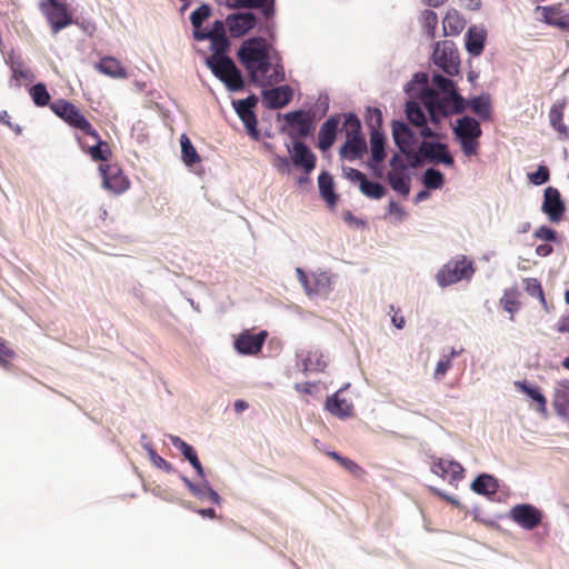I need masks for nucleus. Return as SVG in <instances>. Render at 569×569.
<instances>
[{"label":"nucleus","instance_id":"59","mask_svg":"<svg viewBox=\"0 0 569 569\" xmlns=\"http://www.w3.org/2000/svg\"><path fill=\"white\" fill-rule=\"evenodd\" d=\"M232 8H257L264 4V0H227Z\"/></svg>","mask_w":569,"mask_h":569},{"label":"nucleus","instance_id":"41","mask_svg":"<svg viewBox=\"0 0 569 569\" xmlns=\"http://www.w3.org/2000/svg\"><path fill=\"white\" fill-rule=\"evenodd\" d=\"M327 456L336 460L341 467H343L347 471L357 478H362L366 475L365 469L360 467L356 461L342 457L336 451H329L327 452Z\"/></svg>","mask_w":569,"mask_h":569},{"label":"nucleus","instance_id":"43","mask_svg":"<svg viewBox=\"0 0 569 569\" xmlns=\"http://www.w3.org/2000/svg\"><path fill=\"white\" fill-rule=\"evenodd\" d=\"M226 24L221 20H216L213 26L210 29L204 28L201 32H194V39L198 41L218 38V37H227L226 36Z\"/></svg>","mask_w":569,"mask_h":569},{"label":"nucleus","instance_id":"3","mask_svg":"<svg viewBox=\"0 0 569 569\" xmlns=\"http://www.w3.org/2000/svg\"><path fill=\"white\" fill-rule=\"evenodd\" d=\"M50 109L71 128L80 130L90 138H98V131L72 102L59 99L50 104Z\"/></svg>","mask_w":569,"mask_h":569},{"label":"nucleus","instance_id":"30","mask_svg":"<svg viewBox=\"0 0 569 569\" xmlns=\"http://www.w3.org/2000/svg\"><path fill=\"white\" fill-rule=\"evenodd\" d=\"M552 406L558 416L566 417L569 412V383L560 382L555 389Z\"/></svg>","mask_w":569,"mask_h":569},{"label":"nucleus","instance_id":"61","mask_svg":"<svg viewBox=\"0 0 569 569\" xmlns=\"http://www.w3.org/2000/svg\"><path fill=\"white\" fill-rule=\"evenodd\" d=\"M450 367H451L450 358H443V359L439 360V362L437 363V367L435 369V378L437 380L442 379L446 376V373Z\"/></svg>","mask_w":569,"mask_h":569},{"label":"nucleus","instance_id":"35","mask_svg":"<svg viewBox=\"0 0 569 569\" xmlns=\"http://www.w3.org/2000/svg\"><path fill=\"white\" fill-rule=\"evenodd\" d=\"M516 388L526 393L528 397H530L533 401L537 402L536 410L540 413H547V399L546 397L540 392L538 387H530L525 381H516L515 382Z\"/></svg>","mask_w":569,"mask_h":569},{"label":"nucleus","instance_id":"1","mask_svg":"<svg viewBox=\"0 0 569 569\" xmlns=\"http://www.w3.org/2000/svg\"><path fill=\"white\" fill-rule=\"evenodd\" d=\"M270 44L262 37L244 40L239 50L238 59L248 71L251 81L258 82L271 69Z\"/></svg>","mask_w":569,"mask_h":569},{"label":"nucleus","instance_id":"19","mask_svg":"<svg viewBox=\"0 0 569 569\" xmlns=\"http://www.w3.org/2000/svg\"><path fill=\"white\" fill-rule=\"evenodd\" d=\"M422 102L430 114L431 122L433 123H439L442 117L456 113L450 106L440 102V96L435 90L426 91L422 96Z\"/></svg>","mask_w":569,"mask_h":569},{"label":"nucleus","instance_id":"44","mask_svg":"<svg viewBox=\"0 0 569 569\" xmlns=\"http://www.w3.org/2000/svg\"><path fill=\"white\" fill-rule=\"evenodd\" d=\"M360 191L368 198L381 199L386 194V189L378 182L369 181L367 178L359 186Z\"/></svg>","mask_w":569,"mask_h":569},{"label":"nucleus","instance_id":"16","mask_svg":"<svg viewBox=\"0 0 569 569\" xmlns=\"http://www.w3.org/2000/svg\"><path fill=\"white\" fill-rule=\"evenodd\" d=\"M541 209L550 221L559 222L562 220L566 207L557 188H546Z\"/></svg>","mask_w":569,"mask_h":569},{"label":"nucleus","instance_id":"60","mask_svg":"<svg viewBox=\"0 0 569 569\" xmlns=\"http://www.w3.org/2000/svg\"><path fill=\"white\" fill-rule=\"evenodd\" d=\"M171 442L174 448L181 451L186 459L196 452V450L189 443L179 437H171Z\"/></svg>","mask_w":569,"mask_h":569},{"label":"nucleus","instance_id":"15","mask_svg":"<svg viewBox=\"0 0 569 569\" xmlns=\"http://www.w3.org/2000/svg\"><path fill=\"white\" fill-rule=\"evenodd\" d=\"M258 99L254 96H250L247 99L238 100L233 102L234 109L246 126L248 133L254 138H259V131L257 129V117L253 112V108L257 104Z\"/></svg>","mask_w":569,"mask_h":569},{"label":"nucleus","instance_id":"8","mask_svg":"<svg viewBox=\"0 0 569 569\" xmlns=\"http://www.w3.org/2000/svg\"><path fill=\"white\" fill-rule=\"evenodd\" d=\"M99 171L102 176L104 189L120 194L130 188V180L117 163L100 164Z\"/></svg>","mask_w":569,"mask_h":569},{"label":"nucleus","instance_id":"7","mask_svg":"<svg viewBox=\"0 0 569 569\" xmlns=\"http://www.w3.org/2000/svg\"><path fill=\"white\" fill-rule=\"evenodd\" d=\"M435 64L448 76H455L459 72L460 59L456 44L450 40H443L436 43L432 52Z\"/></svg>","mask_w":569,"mask_h":569},{"label":"nucleus","instance_id":"11","mask_svg":"<svg viewBox=\"0 0 569 569\" xmlns=\"http://www.w3.org/2000/svg\"><path fill=\"white\" fill-rule=\"evenodd\" d=\"M432 83L442 93L440 102L450 106L456 113H461L466 109V100L457 92L455 82L441 74H433Z\"/></svg>","mask_w":569,"mask_h":569},{"label":"nucleus","instance_id":"46","mask_svg":"<svg viewBox=\"0 0 569 569\" xmlns=\"http://www.w3.org/2000/svg\"><path fill=\"white\" fill-rule=\"evenodd\" d=\"M406 114L408 120L415 126H422L426 123V116L416 101H408L406 106Z\"/></svg>","mask_w":569,"mask_h":569},{"label":"nucleus","instance_id":"29","mask_svg":"<svg viewBox=\"0 0 569 569\" xmlns=\"http://www.w3.org/2000/svg\"><path fill=\"white\" fill-rule=\"evenodd\" d=\"M498 480L488 473L478 476L471 483V490L482 496H493L498 492Z\"/></svg>","mask_w":569,"mask_h":569},{"label":"nucleus","instance_id":"26","mask_svg":"<svg viewBox=\"0 0 569 569\" xmlns=\"http://www.w3.org/2000/svg\"><path fill=\"white\" fill-rule=\"evenodd\" d=\"M339 122V117L332 116L321 124L318 133V148L320 150L327 151L331 148L336 140Z\"/></svg>","mask_w":569,"mask_h":569},{"label":"nucleus","instance_id":"2","mask_svg":"<svg viewBox=\"0 0 569 569\" xmlns=\"http://www.w3.org/2000/svg\"><path fill=\"white\" fill-rule=\"evenodd\" d=\"M343 127L347 140L340 148V157L350 161L361 159L367 151V143L361 134V123L359 118L353 113H349L346 116Z\"/></svg>","mask_w":569,"mask_h":569},{"label":"nucleus","instance_id":"50","mask_svg":"<svg viewBox=\"0 0 569 569\" xmlns=\"http://www.w3.org/2000/svg\"><path fill=\"white\" fill-rule=\"evenodd\" d=\"M423 183L428 189H439L443 184V174L436 169H427L423 174Z\"/></svg>","mask_w":569,"mask_h":569},{"label":"nucleus","instance_id":"32","mask_svg":"<svg viewBox=\"0 0 569 569\" xmlns=\"http://www.w3.org/2000/svg\"><path fill=\"white\" fill-rule=\"evenodd\" d=\"M486 41V33L483 30L470 28L466 36V49L471 56L481 54Z\"/></svg>","mask_w":569,"mask_h":569},{"label":"nucleus","instance_id":"34","mask_svg":"<svg viewBox=\"0 0 569 569\" xmlns=\"http://www.w3.org/2000/svg\"><path fill=\"white\" fill-rule=\"evenodd\" d=\"M96 141L94 146L88 147L87 149L82 146V149L91 157L94 161H107L110 159L112 151L109 143L101 139L98 133V138H92Z\"/></svg>","mask_w":569,"mask_h":569},{"label":"nucleus","instance_id":"57","mask_svg":"<svg viewBox=\"0 0 569 569\" xmlns=\"http://www.w3.org/2000/svg\"><path fill=\"white\" fill-rule=\"evenodd\" d=\"M368 124L371 127V130H380L382 124V112L378 108L368 109Z\"/></svg>","mask_w":569,"mask_h":569},{"label":"nucleus","instance_id":"36","mask_svg":"<svg viewBox=\"0 0 569 569\" xmlns=\"http://www.w3.org/2000/svg\"><path fill=\"white\" fill-rule=\"evenodd\" d=\"M406 163H401L400 170H391L388 172V181L391 188L402 196H408L410 187L405 178Z\"/></svg>","mask_w":569,"mask_h":569},{"label":"nucleus","instance_id":"38","mask_svg":"<svg viewBox=\"0 0 569 569\" xmlns=\"http://www.w3.org/2000/svg\"><path fill=\"white\" fill-rule=\"evenodd\" d=\"M469 106L471 111L482 120H488L491 117V104L489 96L475 97L466 101V107Z\"/></svg>","mask_w":569,"mask_h":569},{"label":"nucleus","instance_id":"10","mask_svg":"<svg viewBox=\"0 0 569 569\" xmlns=\"http://www.w3.org/2000/svg\"><path fill=\"white\" fill-rule=\"evenodd\" d=\"M432 83L442 93L440 102L450 106L456 113H461L466 109V100L457 92L455 82L441 74H433Z\"/></svg>","mask_w":569,"mask_h":569},{"label":"nucleus","instance_id":"47","mask_svg":"<svg viewBox=\"0 0 569 569\" xmlns=\"http://www.w3.org/2000/svg\"><path fill=\"white\" fill-rule=\"evenodd\" d=\"M32 101L38 107H46L50 102V94L43 83H37L30 88Z\"/></svg>","mask_w":569,"mask_h":569},{"label":"nucleus","instance_id":"18","mask_svg":"<svg viewBox=\"0 0 569 569\" xmlns=\"http://www.w3.org/2000/svg\"><path fill=\"white\" fill-rule=\"evenodd\" d=\"M266 338V331L252 333L246 330L234 340V349L241 355H257L261 351Z\"/></svg>","mask_w":569,"mask_h":569},{"label":"nucleus","instance_id":"12","mask_svg":"<svg viewBox=\"0 0 569 569\" xmlns=\"http://www.w3.org/2000/svg\"><path fill=\"white\" fill-rule=\"evenodd\" d=\"M40 9L47 16L53 33H58L61 29L68 27L72 22L67 7L58 0L42 1L40 3Z\"/></svg>","mask_w":569,"mask_h":569},{"label":"nucleus","instance_id":"51","mask_svg":"<svg viewBox=\"0 0 569 569\" xmlns=\"http://www.w3.org/2000/svg\"><path fill=\"white\" fill-rule=\"evenodd\" d=\"M525 290L531 297L538 298L542 303L546 302L541 283L536 278H527L523 280Z\"/></svg>","mask_w":569,"mask_h":569},{"label":"nucleus","instance_id":"23","mask_svg":"<svg viewBox=\"0 0 569 569\" xmlns=\"http://www.w3.org/2000/svg\"><path fill=\"white\" fill-rule=\"evenodd\" d=\"M431 470L435 475L448 479L449 481H457L463 478V467L453 460L438 459L432 463Z\"/></svg>","mask_w":569,"mask_h":569},{"label":"nucleus","instance_id":"48","mask_svg":"<svg viewBox=\"0 0 569 569\" xmlns=\"http://www.w3.org/2000/svg\"><path fill=\"white\" fill-rule=\"evenodd\" d=\"M518 298L519 291L517 289L506 290L502 298L500 299V305L506 311L512 315L518 309Z\"/></svg>","mask_w":569,"mask_h":569},{"label":"nucleus","instance_id":"56","mask_svg":"<svg viewBox=\"0 0 569 569\" xmlns=\"http://www.w3.org/2000/svg\"><path fill=\"white\" fill-rule=\"evenodd\" d=\"M149 457L157 468L162 469L168 473L173 471V467L171 466V463H169L166 459L160 457L153 449H149Z\"/></svg>","mask_w":569,"mask_h":569},{"label":"nucleus","instance_id":"21","mask_svg":"<svg viewBox=\"0 0 569 569\" xmlns=\"http://www.w3.org/2000/svg\"><path fill=\"white\" fill-rule=\"evenodd\" d=\"M226 23L232 37L238 38L251 30L256 24V17L250 13H233L227 17Z\"/></svg>","mask_w":569,"mask_h":569},{"label":"nucleus","instance_id":"22","mask_svg":"<svg viewBox=\"0 0 569 569\" xmlns=\"http://www.w3.org/2000/svg\"><path fill=\"white\" fill-rule=\"evenodd\" d=\"M538 9L542 12V21L545 23L569 32V13L562 14V6L560 3L538 7Z\"/></svg>","mask_w":569,"mask_h":569},{"label":"nucleus","instance_id":"45","mask_svg":"<svg viewBox=\"0 0 569 569\" xmlns=\"http://www.w3.org/2000/svg\"><path fill=\"white\" fill-rule=\"evenodd\" d=\"M210 14L211 9L208 4H202L191 12L190 21L193 27V33L196 31L201 32L204 29L202 28V23L210 17Z\"/></svg>","mask_w":569,"mask_h":569},{"label":"nucleus","instance_id":"28","mask_svg":"<svg viewBox=\"0 0 569 569\" xmlns=\"http://www.w3.org/2000/svg\"><path fill=\"white\" fill-rule=\"evenodd\" d=\"M326 409L333 416L347 418L352 415L353 407L351 402L340 396V391L328 397L326 400Z\"/></svg>","mask_w":569,"mask_h":569},{"label":"nucleus","instance_id":"64","mask_svg":"<svg viewBox=\"0 0 569 569\" xmlns=\"http://www.w3.org/2000/svg\"><path fill=\"white\" fill-rule=\"evenodd\" d=\"M187 460L190 462V465L196 469L197 473L200 477L204 476L203 468L201 466V462L198 459L197 452L192 453L190 457L187 458Z\"/></svg>","mask_w":569,"mask_h":569},{"label":"nucleus","instance_id":"49","mask_svg":"<svg viewBox=\"0 0 569 569\" xmlns=\"http://www.w3.org/2000/svg\"><path fill=\"white\" fill-rule=\"evenodd\" d=\"M422 27L430 39L436 36V28L438 24L437 13L432 10H425L421 16Z\"/></svg>","mask_w":569,"mask_h":569},{"label":"nucleus","instance_id":"20","mask_svg":"<svg viewBox=\"0 0 569 569\" xmlns=\"http://www.w3.org/2000/svg\"><path fill=\"white\" fill-rule=\"evenodd\" d=\"M291 159L297 168H301L306 173H310L316 167V156L301 141H295L292 144Z\"/></svg>","mask_w":569,"mask_h":569},{"label":"nucleus","instance_id":"37","mask_svg":"<svg viewBox=\"0 0 569 569\" xmlns=\"http://www.w3.org/2000/svg\"><path fill=\"white\" fill-rule=\"evenodd\" d=\"M385 140L380 130L373 129L370 131V150L373 162L380 163L386 158Z\"/></svg>","mask_w":569,"mask_h":569},{"label":"nucleus","instance_id":"31","mask_svg":"<svg viewBox=\"0 0 569 569\" xmlns=\"http://www.w3.org/2000/svg\"><path fill=\"white\" fill-rule=\"evenodd\" d=\"M96 68L103 74L109 76L111 78H127V71L121 66L120 61L113 57H104L99 63H97Z\"/></svg>","mask_w":569,"mask_h":569},{"label":"nucleus","instance_id":"25","mask_svg":"<svg viewBox=\"0 0 569 569\" xmlns=\"http://www.w3.org/2000/svg\"><path fill=\"white\" fill-rule=\"evenodd\" d=\"M262 99L267 108L279 109L290 102L292 99V90L288 86L264 90Z\"/></svg>","mask_w":569,"mask_h":569},{"label":"nucleus","instance_id":"52","mask_svg":"<svg viewBox=\"0 0 569 569\" xmlns=\"http://www.w3.org/2000/svg\"><path fill=\"white\" fill-rule=\"evenodd\" d=\"M16 357V352L8 346V342L0 337V366L6 369L11 367L10 360Z\"/></svg>","mask_w":569,"mask_h":569},{"label":"nucleus","instance_id":"63","mask_svg":"<svg viewBox=\"0 0 569 569\" xmlns=\"http://www.w3.org/2000/svg\"><path fill=\"white\" fill-rule=\"evenodd\" d=\"M0 122L7 127H9L11 130H13L17 134L21 133V128L19 124H13L10 121V116L7 111L0 112Z\"/></svg>","mask_w":569,"mask_h":569},{"label":"nucleus","instance_id":"33","mask_svg":"<svg viewBox=\"0 0 569 569\" xmlns=\"http://www.w3.org/2000/svg\"><path fill=\"white\" fill-rule=\"evenodd\" d=\"M465 19L456 10H449L442 21L446 36L459 34L465 29Z\"/></svg>","mask_w":569,"mask_h":569},{"label":"nucleus","instance_id":"62","mask_svg":"<svg viewBox=\"0 0 569 569\" xmlns=\"http://www.w3.org/2000/svg\"><path fill=\"white\" fill-rule=\"evenodd\" d=\"M343 173L348 180H350L351 182H357L359 183V186L361 184V181L367 178L365 173L350 167L343 168Z\"/></svg>","mask_w":569,"mask_h":569},{"label":"nucleus","instance_id":"39","mask_svg":"<svg viewBox=\"0 0 569 569\" xmlns=\"http://www.w3.org/2000/svg\"><path fill=\"white\" fill-rule=\"evenodd\" d=\"M182 481L184 482V485L187 486V488L193 496H196L200 499L207 498L212 503H216V505L220 503V496L212 488L207 487V486L201 488V487L194 485L192 481H190L187 477H182Z\"/></svg>","mask_w":569,"mask_h":569},{"label":"nucleus","instance_id":"54","mask_svg":"<svg viewBox=\"0 0 569 569\" xmlns=\"http://www.w3.org/2000/svg\"><path fill=\"white\" fill-rule=\"evenodd\" d=\"M529 180L536 186L546 183L550 178L549 169L546 166H539L536 172L529 173Z\"/></svg>","mask_w":569,"mask_h":569},{"label":"nucleus","instance_id":"9","mask_svg":"<svg viewBox=\"0 0 569 569\" xmlns=\"http://www.w3.org/2000/svg\"><path fill=\"white\" fill-rule=\"evenodd\" d=\"M296 273L308 296H321L330 292L331 278L327 272L307 274L301 268H297Z\"/></svg>","mask_w":569,"mask_h":569},{"label":"nucleus","instance_id":"42","mask_svg":"<svg viewBox=\"0 0 569 569\" xmlns=\"http://www.w3.org/2000/svg\"><path fill=\"white\" fill-rule=\"evenodd\" d=\"M181 144V153L182 160L187 166H192L200 161V157L193 147L191 140L187 137V134H181L180 137Z\"/></svg>","mask_w":569,"mask_h":569},{"label":"nucleus","instance_id":"53","mask_svg":"<svg viewBox=\"0 0 569 569\" xmlns=\"http://www.w3.org/2000/svg\"><path fill=\"white\" fill-rule=\"evenodd\" d=\"M211 42V49L213 53L211 56L227 57L226 51L230 46V41L227 37H218L209 39Z\"/></svg>","mask_w":569,"mask_h":569},{"label":"nucleus","instance_id":"14","mask_svg":"<svg viewBox=\"0 0 569 569\" xmlns=\"http://www.w3.org/2000/svg\"><path fill=\"white\" fill-rule=\"evenodd\" d=\"M286 122L290 126V136L293 138H306L315 129V122L309 112L298 110L284 114Z\"/></svg>","mask_w":569,"mask_h":569},{"label":"nucleus","instance_id":"55","mask_svg":"<svg viewBox=\"0 0 569 569\" xmlns=\"http://www.w3.org/2000/svg\"><path fill=\"white\" fill-rule=\"evenodd\" d=\"M272 72L267 77L268 83H279L284 81V68L280 62L271 63Z\"/></svg>","mask_w":569,"mask_h":569},{"label":"nucleus","instance_id":"5","mask_svg":"<svg viewBox=\"0 0 569 569\" xmlns=\"http://www.w3.org/2000/svg\"><path fill=\"white\" fill-rule=\"evenodd\" d=\"M207 64L212 73L221 80L230 91L243 89L244 82L241 72L229 57L210 56Z\"/></svg>","mask_w":569,"mask_h":569},{"label":"nucleus","instance_id":"58","mask_svg":"<svg viewBox=\"0 0 569 569\" xmlns=\"http://www.w3.org/2000/svg\"><path fill=\"white\" fill-rule=\"evenodd\" d=\"M533 237L543 241H555L557 232L547 226H541L535 231Z\"/></svg>","mask_w":569,"mask_h":569},{"label":"nucleus","instance_id":"6","mask_svg":"<svg viewBox=\"0 0 569 569\" xmlns=\"http://www.w3.org/2000/svg\"><path fill=\"white\" fill-rule=\"evenodd\" d=\"M473 272L472 261L466 256H457L438 271L437 281L439 286L447 287L463 279H470Z\"/></svg>","mask_w":569,"mask_h":569},{"label":"nucleus","instance_id":"4","mask_svg":"<svg viewBox=\"0 0 569 569\" xmlns=\"http://www.w3.org/2000/svg\"><path fill=\"white\" fill-rule=\"evenodd\" d=\"M453 133L465 156L472 157L478 154L479 138L482 134V130L480 123L475 118L465 116L458 119Z\"/></svg>","mask_w":569,"mask_h":569},{"label":"nucleus","instance_id":"17","mask_svg":"<svg viewBox=\"0 0 569 569\" xmlns=\"http://www.w3.org/2000/svg\"><path fill=\"white\" fill-rule=\"evenodd\" d=\"M419 153L433 163H443L448 167L455 163L446 143L423 141L419 147Z\"/></svg>","mask_w":569,"mask_h":569},{"label":"nucleus","instance_id":"40","mask_svg":"<svg viewBox=\"0 0 569 569\" xmlns=\"http://www.w3.org/2000/svg\"><path fill=\"white\" fill-rule=\"evenodd\" d=\"M318 186L322 198L331 206H335L338 197L333 192L332 177L328 172H322L318 178Z\"/></svg>","mask_w":569,"mask_h":569},{"label":"nucleus","instance_id":"13","mask_svg":"<svg viewBox=\"0 0 569 569\" xmlns=\"http://www.w3.org/2000/svg\"><path fill=\"white\" fill-rule=\"evenodd\" d=\"M510 519L526 530L537 528L542 520V512L532 505H516L510 510Z\"/></svg>","mask_w":569,"mask_h":569},{"label":"nucleus","instance_id":"24","mask_svg":"<svg viewBox=\"0 0 569 569\" xmlns=\"http://www.w3.org/2000/svg\"><path fill=\"white\" fill-rule=\"evenodd\" d=\"M566 107L567 101L563 99L556 101L549 110L550 126L558 132L559 139L563 141L569 139V128L563 122Z\"/></svg>","mask_w":569,"mask_h":569},{"label":"nucleus","instance_id":"27","mask_svg":"<svg viewBox=\"0 0 569 569\" xmlns=\"http://www.w3.org/2000/svg\"><path fill=\"white\" fill-rule=\"evenodd\" d=\"M392 136L399 150L402 153H409L411 144L413 143V132L410 128L405 122L393 121Z\"/></svg>","mask_w":569,"mask_h":569}]
</instances>
